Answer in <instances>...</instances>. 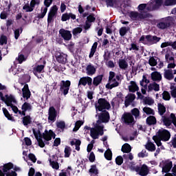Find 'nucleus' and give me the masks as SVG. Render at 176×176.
Instances as JSON below:
<instances>
[{
	"label": "nucleus",
	"instance_id": "obj_1",
	"mask_svg": "<svg viewBox=\"0 0 176 176\" xmlns=\"http://www.w3.org/2000/svg\"><path fill=\"white\" fill-rule=\"evenodd\" d=\"M119 80H120V75H116V73L114 72H109V80L108 83L106 85V89L112 90L114 87H118V86H119L118 81Z\"/></svg>",
	"mask_w": 176,
	"mask_h": 176
},
{
	"label": "nucleus",
	"instance_id": "obj_2",
	"mask_svg": "<svg viewBox=\"0 0 176 176\" xmlns=\"http://www.w3.org/2000/svg\"><path fill=\"white\" fill-rule=\"evenodd\" d=\"M160 39H162V38L160 37H157V36H152L151 34H148V35H142L140 39H139V42L140 43H144V45H155L156 43H157L158 42H160Z\"/></svg>",
	"mask_w": 176,
	"mask_h": 176
},
{
	"label": "nucleus",
	"instance_id": "obj_3",
	"mask_svg": "<svg viewBox=\"0 0 176 176\" xmlns=\"http://www.w3.org/2000/svg\"><path fill=\"white\" fill-rule=\"evenodd\" d=\"M96 111H109L111 109V103L104 98H100L98 100V102L95 104Z\"/></svg>",
	"mask_w": 176,
	"mask_h": 176
},
{
	"label": "nucleus",
	"instance_id": "obj_4",
	"mask_svg": "<svg viewBox=\"0 0 176 176\" xmlns=\"http://www.w3.org/2000/svg\"><path fill=\"white\" fill-rule=\"evenodd\" d=\"M129 17L133 21H141V20H145V19H149L151 17V14L149 13H142L135 11H131L129 12Z\"/></svg>",
	"mask_w": 176,
	"mask_h": 176
},
{
	"label": "nucleus",
	"instance_id": "obj_5",
	"mask_svg": "<svg viewBox=\"0 0 176 176\" xmlns=\"http://www.w3.org/2000/svg\"><path fill=\"white\" fill-rule=\"evenodd\" d=\"M99 135H104V126L96 124L90 131V136L93 140H98Z\"/></svg>",
	"mask_w": 176,
	"mask_h": 176
},
{
	"label": "nucleus",
	"instance_id": "obj_6",
	"mask_svg": "<svg viewBox=\"0 0 176 176\" xmlns=\"http://www.w3.org/2000/svg\"><path fill=\"white\" fill-rule=\"evenodd\" d=\"M71 87V81L69 80H61L60 83L59 91L63 96H67L69 93V89Z\"/></svg>",
	"mask_w": 176,
	"mask_h": 176
},
{
	"label": "nucleus",
	"instance_id": "obj_7",
	"mask_svg": "<svg viewBox=\"0 0 176 176\" xmlns=\"http://www.w3.org/2000/svg\"><path fill=\"white\" fill-rule=\"evenodd\" d=\"M158 138H160L162 141L165 142L168 141L171 138V133L167 129H161L156 133L155 135Z\"/></svg>",
	"mask_w": 176,
	"mask_h": 176
},
{
	"label": "nucleus",
	"instance_id": "obj_8",
	"mask_svg": "<svg viewBox=\"0 0 176 176\" xmlns=\"http://www.w3.org/2000/svg\"><path fill=\"white\" fill-rule=\"evenodd\" d=\"M102 113L100 114L98 116V119L96 122V124H101V123H108L109 122V112H108L107 110L102 111Z\"/></svg>",
	"mask_w": 176,
	"mask_h": 176
},
{
	"label": "nucleus",
	"instance_id": "obj_9",
	"mask_svg": "<svg viewBox=\"0 0 176 176\" xmlns=\"http://www.w3.org/2000/svg\"><path fill=\"white\" fill-rule=\"evenodd\" d=\"M53 3V0H44V8L42 7L41 9V14L37 15V19H43L47 13V8H50V5Z\"/></svg>",
	"mask_w": 176,
	"mask_h": 176
},
{
	"label": "nucleus",
	"instance_id": "obj_10",
	"mask_svg": "<svg viewBox=\"0 0 176 176\" xmlns=\"http://www.w3.org/2000/svg\"><path fill=\"white\" fill-rule=\"evenodd\" d=\"M87 86L89 89H91L93 86V78L90 76H84L80 78L78 81V86Z\"/></svg>",
	"mask_w": 176,
	"mask_h": 176
},
{
	"label": "nucleus",
	"instance_id": "obj_11",
	"mask_svg": "<svg viewBox=\"0 0 176 176\" xmlns=\"http://www.w3.org/2000/svg\"><path fill=\"white\" fill-rule=\"evenodd\" d=\"M14 167V165L12 162H8L0 166V176H5V175L13 169Z\"/></svg>",
	"mask_w": 176,
	"mask_h": 176
},
{
	"label": "nucleus",
	"instance_id": "obj_12",
	"mask_svg": "<svg viewBox=\"0 0 176 176\" xmlns=\"http://www.w3.org/2000/svg\"><path fill=\"white\" fill-rule=\"evenodd\" d=\"M135 171L140 176H146L149 174V168H148V166H146V164H143L142 166H136Z\"/></svg>",
	"mask_w": 176,
	"mask_h": 176
},
{
	"label": "nucleus",
	"instance_id": "obj_13",
	"mask_svg": "<svg viewBox=\"0 0 176 176\" xmlns=\"http://www.w3.org/2000/svg\"><path fill=\"white\" fill-rule=\"evenodd\" d=\"M58 10V8H57V6L54 5L53 6L50 10V12L48 13V16H47V24H50L52 21H53V19L57 16V12Z\"/></svg>",
	"mask_w": 176,
	"mask_h": 176
},
{
	"label": "nucleus",
	"instance_id": "obj_14",
	"mask_svg": "<svg viewBox=\"0 0 176 176\" xmlns=\"http://www.w3.org/2000/svg\"><path fill=\"white\" fill-rule=\"evenodd\" d=\"M59 34L64 41H71L72 38V34H71V31L67 30L64 28L59 30Z\"/></svg>",
	"mask_w": 176,
	"mask_h": 176
},
{
	"label": "nucleus",
	"instance_id": "obj_15",
	"mask_svg": "<svg viewBox=\"0 0 176 176\" xmlns=\"http://www.w3.org/2000/svg\"><path fill=\"white\" fill-rule=\"evenodd\" d=\"M43 138L45 141H52V138L54 140L56 138V133L52 129L49 131L45 129L44 133H43Z\"/></svg>",
	"mask_w": 176,
	"mask_h": 176
},
{
	"label": "nucleus",
	"instance_id": "obj_16",
	"mask_svg": "<svg viewBox=\"0 0 176 176\" xmlns=\"http://www.w3.org/2000/svg\"><path fill=\"white\" fill-rule=\"evenodd\" d=\"M125 124H131L134 122V117L131 113H124L122 118Z\"/></svg>",
	"mask_w": 176,
	"mask_h": 176
},
{
	"label": "nucleus",
	"instance_id": "obj_17",
	"mask_svg": "<svg viewBox=\"0 0 176 176\" xmlns=\"http://www.w3.org/2000/svg\"><path fill=\"white\" fill-rule=\"evenodd\" d=\"M5 97L6 98L3 102L6 104V105H7V107H10L11 105H13V103L16 104V102H17L16 98H14V96L12 95L6 94L5 95Z\"/></svg>",
	"mask_w": 176,
	"mask_h": 176
},
{
	"label": "nucleus",
	"instance_id": "obj_18",
	"mask_svg": "<svg viewBox=\"0 0 176 176\" xmlns=\"http://www.w3.org/2000/svg\"><path fill=\"white\" fill-rule=\"evenodd\" d=\"M48 115V120L50 122H56V118H57V111H56L54 107H50Z\"/></svg>",
	"mask_w": 176,
	"mask_h": 176
},
{
	"label": "nucleus",
	"instance_id": "obj_19",
	"mask_svg": "<svg viewBox=\"0 0 176 176\" xmlns=\"http://www.w3.org/2000/svg\"><path fill=\"white\" fill-rule=\"evenodd\" d=\"M104 74H100L94 77L92 80V87H98L102 83Z\"/></svg>",
	"mask_w": 176,
	"mask_h": 176
},
{
	"label": "nucleus",
	"instance_id": "obj_20",
	"mask_svg": "<svg viewBox=\"0 0 176 176\" xmlns=\"http://www.w3.org/2000/svg\"><path fill=\"white\" fill-rule=\"evenodd\" d=\"M56 58L59 64H67L68 63V55L67 54L60 53L56 56Z\"/></svg>",
	"mask_w": 176,
	"mask_h": 176
},
{
	"label": "nucleus",
	"instance_id": "obj_21",
	"mask_svg": "<svg viewBox=\"0 0 176 176\" xmlns=\"http://www.w3.org/2000/svg\"><path fill=\"white\" fill-rule=\"evenodd\" d=\"M105 1L107 7L110 6L111 8H121V9H123L122 8V3H120V1L119 0H103Z\"/></svg>",
	"mask_w": 176,
	"mask_h": 176
},
{
	"label": "nucleus",
	"instance_id": "obj_22",
	"mask_svg": "<svg viewBox=\"0 0 176 176\" xmlns=\"http://www.w3.org/2000/svg\"><path fill=\"white\" fill-rule=\"evenodd\" d=\"M22 94L23 98L25 100H28L31 98V91H30V87H28V84H25L22 89Z\"/></svg>",
	"mask_w": 176,
	"mask_h": 176
},
{
	"label": "nucleus",
	"instance_id": "obj_23",
	"mask_svg": "<svg viewBox=\"0 0 176 176\" xmlns=\"http://www.w3.org/2000/svg\"><path fill=\"white\" fill-rule=\"evenodd\" d=\"M53 159H54L55 161H52V159L49 160L50 166H52V168H54L55 170H58L60 168V165L58 164V157L57 155H52Z\"/></svg>",
	"mask_w": 176,
	"mask_h": 176
},
{
	"label": "nucleus",
	"instance_id": "obj_24",
	"mask_svg": "<svg viewBox=\"0 0 176 176\" xmlns=\"http://www.w3.org/2000/svg\"><path fill=\"white\" fill-rule=\"evenodd\" d=\"M128 89L130 93H135V91L140 90V87H138L137 82L133 80L130 81V85L128 86Z\"/></svg>",
	"mask_w": 176,
	"mask_h": 176
},
{
	"label": "nucleus",
	"instance_id": "obj_25",
	"mask_svg": "<svg viewBox=\"0 0 176 176\" xmlns=\"http://www.w3.org/2000/svg\"><path fill=\"white\" fill-rule=\"evenodd\" d=\"M171 21H166L165 22H160L157 24V27L160 30H167V28H170L171 26Z\"/></svg>",
	"mask_w": 176,
	"mask_h": 176
},
{
	"label": "nucleus",
	"instance_id": "obj_26",
	"mask_svg": "<svg viewBox=\"0 0 176 176\" xmlns=\"http://www.w3.org/2000/svg\"><path fill=\"white\" fill-rule=\"evenodd\" d=\"M135 100V94H130L127 97H126V99L124 100V106L126 107V108H127V107H129L131 102H133V101H134Z\"/></svg>",
	"mask_w": 176,
	"mask_h": 176
},
{
	"label": "nucleus",
	"instance_id": "obj_27",
	"mask_svg": "<svg viewBox=\"0 0 176 176\" xmlns=\"http://www.w3.org/2000/svg\"><path fill=\"white\" fill-rule=\"evenodd\" d=\"M171 168H173V162L168 161L165 163L164 166L162 167V173H166L168 174L170 171H171Z\"/></svg>",
	"mask_w": 176,
	"mask_h": 176
},
{
	"label": "nucleus",
	"instance_id": "obj_28",
	"mask_svg": "<svg viewBox=\"0 0 176 176\" xmlns=\"http://www.w3.org/2000/svg\"><path fill=\"white\" fill-rule=\"evenodd\" d=\"M45 65H46V60H43V65H37L34 70L35 76H38V74H41L43 69H45Z\"/></svg>",
	"mask_w": 176,
	"mask_h": 176
},
{
	"label": "nucleus",
	"instance_id": "obj_29",
	"mask_svg": "<svg viewBox=\"0 0 176 176\" xmlns=\"http://www.w3.org/2000/svg\"><path fill=\"white\" fill-rule=\"evenodd\" d=\"M87 75L88 76H93L96 74L97 69L92 65H88L86 67Z\"/></svg>",
	"mask_w": 176,
	"mask_h": 176
},
{
	"label": "nucleus",
	"instance_id": "obj_30",
	"mask_svg": "<svg viewBox=\"0 0 176 176\" xmlns=\"http://www.w3.org/2000/svg\"><path fill=\"white\" fill-rule=\"evenodd\" d=\"M152 90H154L155 91H159V90H160V86L159 84L156 82L150 83L148 85V91H152Z\"/></svg>",
	"mask_w": 176,
	"mask_h": 176
},
{
	"label": "nucleus",
	"instance_id": "obj_31",
	"mask_svg": "<svg viewBox=\"0 0 176 176\" xmlns=\"http://www.w3.org/2000/svg\"><path fill=\"white\" fill-rule=\"evenodd\" d=\"M3 113L6 118H8V120H11V122H14V117L10 113H9V111H8L7 108L3 107L2 108Z\"/></svg>",
	"mask_w": 176,
	"mask_h": 176
},
{
	"label": "nucleus",
	"instance_id": "obj_32",
	"mask_svg": "<svg viewBox=\"0 0 176 176\" xmlns=\"http://www.w3.org/2000/svg\"><path fill=\"white\" fill-rule=\"evenodd\" d=\"M154 10H159L162 6L164 8V0H155V4H153Z\"/></svg>",
	"mask_w": 176,
	"mask_h": 176
},
{
	"label": "nucleus",
	"instance_id": "obj_33",
	"mask_svg": "<svg viewBox=\"0 0 176 176\" xmlns=\"http://www.w3.org/2000/svg\"><path fill=\"white\" fill-rule=\"evenodd\" d=\"M151 79L154 82L162 80V74L159 72H154L151 73Z\"/></svg>",
	"mask_w": 176,
	"mask_h": 176
},
{
	"label": "nucleus",
	"instance_id": "obj_34",
	"mask_svg": "<svg viewBox=\"0 0 176 176\" xmlns=\"http://www.w3.org/2000/svg\"><path fill=\"white\" fill-rule=\"evenodd\" d=\"M164 76L165 79H167L168 80H171L172 79H174V74H173V70H165Z\"/></svg>",
	"mask_w": 176,
	"mask_h": 176
},
{
	"label": "nucleus",
	"instance_id": "obj_35",
	"mask_svg": "<svg viewBox=\"0 0 176 176\" xmlns=\"http://www.w3.org/2000/svg\"><path fill=\"white\" fill-rule=\"evenodd\" d=\"M89 173L91 176L98 175V169H97V165H91V168L89 170Z\"/></svg>",
	"mask_w": 176,
	"mask_h": 176
},
{
	"label": "nucleus",
	"instance_id": "obj_36",
	"mask_svg": "<svg viewBox=\"0 0 176 176\" xmlns=\"http://www.w3.org/2000/svg\"><path fill=\"white\" fill-rule=\"evenodd\" d=\"M118 65L121 69H127L129 68V63L124 59L119 60Z\"/></svg>",
	"mask_w": 176,
	"mask_h": 176
},
{
	"label": "nucleus",
	"instance_id": "obj_37",
	"mask_svg": "<svg viewBox=\"0 0 176 176\" xmlns=\"http://www.w3.org/2000/svg\"><path fill=\"white\" fill-rule=\"evenodd\" d=\"M146 124H148V126H152L153 124H156V117L153 116H148L146 120Z\"/></svg>",
	"mask_w": 176,
	"mask_h": 176
},
{
	"label": "nucleus",
	"instance_id": "obj_38",
	"mask_svg": "<svg viewBox=\"0 0 176 176\" xmlns=\"http://www.w3.org/2000/svg\"><path fill=\"white\" fill-rule=\"evenodd\" d=\"M22 119L23 126H28V124H31V123H32V118H31V116H24Z\"/></svg>",
	"mask_w": 176,
	"mask_h": 176
},
{
	"label": "nucleus",
	"instance_id": "obj_39",
	"mask_svg": "<svg viewBox=\"0 0 176 176\" xmlns=\"http://www.w3.org/2000/svg\"><path fill=\"white\" fill-rule=\"evenodd\" d=\"M123 153H130L131 152V146L129 143H125L121 148Z\"/></svg>",
	"mask_w": 176,
	"mask_h": 176
},
{
	"label": "nucleus",
	"instance_id": "obj_40",
	"mask_svg": "<svg viewBox=\"0 0 176 176\" xmlns=\"http://www.w3.org/2000/svg\"><path fill=\"white\" fill-rule=\"evenodd\" d=\"M76 141L72 140L70 144L73 146V145H75L76 146V151H80V144H82V142L80 140L74 139Z\"/></svg>",
	"mask_w": 176,
	"mask_h": 176
},
{
	"label": "nucleus",
	"instance_id": "obj_41",
	"mask_svg": "<svg viewBox=\"0 0 176 176\" xmlns=\"http://www.w3.org/2000/svg\"><path fill=\"white\" fill-rule=\"evenodd\" d=\"M145 148L149 152H155L156 151V146L152 142H148L145 146Z\"/></svg>",
	"mask_w": 176,
	"mask_h": 176
},
{
	"label": "nucleus",
	"instance_id": "obj_42",
	"mask_svg": "<svg viewBox=\"0 0 176 176\" xmlns=\"http://www.w3.org/2000/svg\"><path fill=\"white\" fill-rule=\"evenodd\" d=\"M21 109L26 111H28V112H31V111H32V105L27 102H25L22 104Z\"/></svg>",
	"mask_w": 176,
	"mask_h": 176
},
{
	"label": "nucleus",
	"instance_id": "obj_43",
	"mask_svg": "<svg viewBox=\"0 0 176 176\" xmlns=\"http://www.w3.org/2000/svg\"><path fill=\"white\" fill-rule=\"evenodd\" d=\"M33 134L36 138V140H42L43 138V134L41 132V131H35V129H32Z\"/></svg>",
	"mask_w": 176,
	"mask_h": 176
},
{
	"label": "nucleus",
	"instance_id": "obj_44",
	"mask_svg": "<svg viewBox=\"0 0 176 176\" xmlns=\"http://www.w3.org/2000/svg\"><path fill=\"white\" fill-rule=\"evenodd\" d=\"M158 112L160 116H163L166 113V107L162 103L158 104Z\"/></svg>",
	"mask_w": 176,
	"mask_h": 176
},
{
	"label": "nucleus",
	"instance_id": "obj_45",
	"mask_svg": "<svg viewBox=\"0 0 176 176\" xmlns=\"http://www.w3.org/2000/svg\"><path fill=\"white\" fill-rule=\"evenodd\" d=\"M162 122L166 127H170L173 123L172 120L166 116H162Z\"/></svg>",
	"mask_w": 176,
	"mask_h": 176
},
{
	"label": "nucleus",
	"instance_id": "obj_46",
	"mask_svg": "<svg viewBox=\"0 0 176 176\" xmlns=\"http://www.w3.org/2000/svg\"><path fill=\"white\" fill-rule=\"evenodd\" d=\"M176 0H164V8L166 6H175Z\"/></svg>",
	"mask_w": 176,
	"mask_h": 176
},
{
	"label": "nucleus",
	"instance_id": "obj_47",
	"mask_svg": "<svg viewBox=\"0 0 176 176\" xmlns=\"http://www.w3.org/2000/svg\"><path fill=\"white\" fill-rule=\"evenodd\" d=\"M106 160H112V151L108 148L104 154Z\"/></svg>",
	"mask_w": 176,
	"mask_h": 176
},
{
	"label": "nucleus",
	"instance_id": "obj_48",
	"mask_svg": "<svg viewBox=\"0 0 176 176\" xmlns=\"http://www.w3.org/2000/svg\"><path fill=\"white\" fill-rule=\"evenodd\" d=\"M143 112L146 115H155V110L151 107H144Z\"/></svg>",
	"mask_w": 176,
	"mask_h": 176
},
{
	"label": "nucleus",
	"instance_id": "obj_49",
	"mask_svg": "<svg viewBox=\"0 0 176 176\" xmlns=\"http://www.w3.org/2000/svg\"><path fill=\"white\" fill-rule=\"evenodd\" d=\"M129 31H130V28L129 27H122L120 29V36H124V35H126V34H127V32H129Z\"/></svg>",
	"mask_w": 176,
	"mask_h": 176
},
{
	"label": "nucleus",
	"instance_id": "obj_50",
	"mask_svg": "<svg viewBox=\"0 0 176 176\" xmlns=\"http://www.w3.org/2000/svg\"><path fill=\"white\" fill-rule=\"evenodd\" d=\"M162 98L165 101H170L171 100V96L170 95V92L167 91H164L162 93Z\"/></svg>",
	"mask_w": 176,
	"mask_h": 176
},
{
	"label": "nucleus",
	"instance_id": "obj_51",
	"mask_svg": "<svg viewBox=\"0 0 176 176\" xmlns=\"http://www.w3.org/2000/svg\"><path fill=\"white\" fill-rule=\"evenodd\" d=\"M86 21L91 23H94V21H96V15L94 13H91L87 16Z\"/></svg>",
	"mask_w": 176,
	"mask_h": 176
},
{
	"label": "nucleus",
	"instance_id": "obj_52",
	"mask_svg": "<svg viewBox=\"0 0 176 176\" xmlns=\"http://www.w3.org/2000/svg\"><path fill=\"white\" fill-rule=\"evenodd\" d=\"M122 159H124V160H126V162H129V160H133L134 159V157L133 156V153H129L126 154H124Z\"/></svg>",
	"mask_w": 176,
	"mask_h": 176
},
{
	"label": "nucleus",
	"instance_id": "obj_53",
	"mask_svg": "<svg viewBox=\"0 0 176 176\" xmlns=\"http://www.w3.org/2000/svg\"><path fill=\"white\" fill-rule=\"evenodd\" d=\"M148 64L151 67H156L157 65V60L155 59V57L151 56L148 60Z\"/></svg>",
	"mask_w": 176,
	"mask_h": 176
},
{
	"label": "nucleus",
	"instance_id": "obj_54",
	"mask_svg": "<svg viewBox=\"0 0 176 176\" xmlns=\"http://www.w3.org/2000/svg\"><path fill=\"white\" fill-rule=\"evenodd\" d=\"M83 124V122L82 120H78L75 123V126L73 129V131L76 132L79 129H80V126Z\"/></svg>",
	"mask_w": 176,
	"mask_h": 176
},
{
	"label": "nucleus",
	"instance_id": "obj_55",
	"mask_svg": "<svg viewBox=\"0 0 176 176\" xmlns=\"http://www.w3.org/2000/svg\"><path fill=\"white\" fill-rule=\"evenodd\" d=\"M153 140L156 144L157 146H162V139L158 138L156 135L153 136Z\"/></svg>",
	"mask_w": 176,
	"mask_h": 176
},
{
	"label": "nucleus",
	"instance_id": "obj_56",
	"mask_svg": "<svg viewBox=\"0 0 176 176\" xmlns=\"http://www.w3.org/2000/svg\"><path fill=\"white\" fill-rule=\"evenodd\" d=\"M16 60L19 62V64H23V62L27 60V58H25L24 54H19L18 58H16Z\"/></svg>",
	"mask_w": 176,
	"mask_h": 176
},
{
	"label": "nucleus",
	"instance_id": "obj_57",
	"mask_svg": "<svg viewBox=\"0 0 176 176\" xmlns=\"http://www.w3.org/2000/svg\"><path fill=\"white\" fill-rule=\"evenodd\" d=\"M71 147L66 146L64 151L65 157H69L71 156Z\"/></svg>",
	"mask_w": 176,
	"mask_h": 176
},
{
	"label": "nucleus",
	"instance_id": "obj_58",
	"mask_svg": "<svg viewBox=\"0 0 176 176\" xmlns=\"http://www.w3.org/2000/svg\"><path fill=\"white\" fill-rule=\"evenodd\" d=\"M104 63H108L109 58H111V52L108 51H104V54L103 55Z\"/></svg>",
	"mask_w": 176,
	"mask_h": 176
},
{
	"label": "nucleus",
	"instance_id": "obj_59",
	"mask_svg": "<svg viewBox=\"0 0 176 176\" xmlns=\"http://www.w3.org/2000/svg\"><path fill=\"white\" fill-rule=\"evenodd\" d=\"M132 116H135V118H138L140 116V110L137 108H134L131 111Z\"/></svg>",
	"mask_w": 176,
	"mask_h": 176
},
{
	"label": "nucleus",
	"instance_id": "obj_60",
	"mask_svg": "<svg viewBox=\"0 0 176 176\" xmlns=\"http://www.w3.org/2000/svg\"><path fill=\"white\" fill-rule=\"evenodd\" d=\"M8 43V37L5 35H1L0 38V45L3 46V45H6Z\"/></svg>",
	"mask_w": 176,
	"mask_h": 176
},
{
	"label": "nucleus",
	"instance_id": "obj_61",
	"mask_svg": "<svg viewBox=\"0 0 176 176\" xmlns=\"http://www.w3.org/2000/svg\"><path fill=\"white\" fill-rule=\"evenodd\" d=\"M116 164H117V166H122V164H123V157L118 155L116 158Z\"/></svg>",
	"mask_w": 176,
	"mask_h": 176
},
{
	"label": "nucleus",
	"instance_id": "obj_62",
	"mask_svg": "<svg viewBox=\"0 0 176 176\" xmlns=\"http://www.w3.org/2000/svg\"><path fill=\"white\" fill-rule=\"evenodd\" d=\"M20 31L21 34V32H23V28L21 27L20 29H16L14 30V34L15 39H19L20 37Z\"/></svg>",
	"mask_w": 176,
	"mask_h": 176
},
{
	"label": "nucleus",
	"instance_id": "obj_63",
	"mask_svg": "<svg viewBox=\"0 0 176 176\" xmlns=\"http://www.w3.org/2000/svg\"><path fill=\"white\" fill-rule=\"evenodd\" d=\"M138 157H148V154L146 150L143 149L140 153L138 154Z\"/></svg>",
	"mask_w": 176,
	"mask_h": 176
},
{
	"label": "nucleus",
	"instance_id": "obj_64",
	"mask_svg": "<svg viewBox=\"0 0 176 176\" xmlns=\"http://www.w3.org/2000/svg\"><path fill=\"white\" fill-rule=\"evenodd\" d=\"M172 171L173 173H166L164 176H176V165H174L173 168H172Z\"/></svg>",
	"mask_w": 176,
	"mask_h": 176
}]
</instances>
